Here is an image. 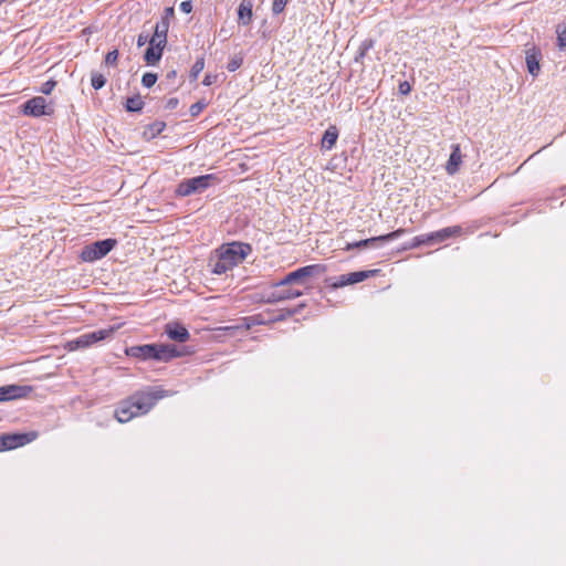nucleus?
<instances>
[{
  "label": "nucleus",
  "mask_w": 566,
  "mask_h": 566,
  "mask_svg": "<svg viewBox=\"0 0 566 566\" xmlns=\"http://www.w3.org/2000/svg\"><path fill=\"white\" fill-rule=\"evenodd\" d=\"M167 396V391L160 387H148L136 391L127 399L119 402L115 410V417L118 422L125 423L134 417L146 415L156 405V402Z\"/></svg>",
  "instance_id": "obj_1"
},
{
  "label": "nucleus",
  "mask_w": 566,
  "mask_h": 566,
  "mask_svg": "<svg viewBox=\"0 0 566 566\" xmlns=\"http://www.w3.org/2000/svg\"><path fill=\"white\" fill-rule=\"evenodd\" d=\"M252 251L248 243L231 242L218 250L217 260L212 263L214 274H223L240 264Z\"/></svg>",
  "instance_id": "obj_2"
},
{
  "label": "nucleus",
  "mask_w": 566,
  "mask_h": 566,
  "mask_svg": "<svg viewBox=\"0 0 566 566\" xmlns=\"http://www.w3.org/2000/svg\"><path fill=\"white\" fill-rule=\"evenodd\" d=\"M126 355L140 360L170 361L184 355L175 345L170 344H145L136 345L126 349Z\"/></svg>",
  "instance_id": "obj_3"
},
{
  "label": "nucleus",
  "mask_w": 566,
  "mask_h": 566,
  "mask_svg": "<svg viewBox=\"0 0 566 566\" xmlns=\"http://www.w3.org/2000/svg\"><path fill=\"white\" fill-rule=\"evenodd\" d=\"M117 244L115 239H105L85 245L81 252V259L85 262H95L107 255Z\"/></svg>",
  "instance_id": "obj_4"
},
{
  "label": "nucleus",
  "mask_w": 566,
  "mask_h": 566,
  "mask_svg": "<svg viewBox=\"0 0 566 566\" xmlns=\"http://www.w3.org/2000/svg\"><path fill=\"white\" fill-rule=\"evenodd\" d=\"M213 179H216L213 175H203L186 179L178 185L176 193L180 197L201 193L210 186V181Z\"/></svg>",
  "instance_id": "obj_5"
},
{
  "label": "nucleus",
  "mask_w": 566,
  "mask_h": 566,
  "mask_svg": "<svg viewBox=\"0 0 566 566\" xmlns=\"http://www.w3.org/2000/svg\"><path fill=\"white\" fill-rule=\"evenodd\" d=\"M324 271L325 268L322 264L306 265L285 275L281 281L276 283V286H286L292 283H302L304 279L318 275Z\"/></svg>",
  "instance_id": "obj_6"
},
{
  "label": "nucleus",
  "mask_w": 566,
  "mask_h": 566,
  "mask_svg": "<svg viewBox=\"0 0 566 566\" xmlns=\"http://www.w3.org/2000/svg\"><path fill=\"white\" fill-rule=\"evenodd\" d=\"M113 328L98 329L83 334L69 343L70 349L85 348L99 340H103L113 334Z\"/></svg>",
  "instance_id": "obj_7"
},
{
  "label": "nucleus",
  "mask_w": 566,
  "mask_h": 566,
  "mask_svg": "<svg viewBox=\"0 0 566 566\" xmlns=\"http://www.w3.org/2000/svg\"><path fill=\"white\" fill-rule=\"evenodd\" d=\"M405 232H406L405 229H398L396 231H392V232L384 234V235L364 239V240L353 242V243H347L345 247V250L349 251V250L358 249V248H377L379 245V243L396 240V239L400 238Z\"/></svg>",
  "instance_id": "obj_8"
},
{
  "label": "nucleus",
  "mask_w": 566,
  "mask_h": 566,
  "mask_svg": "<svg viewBox=\"0 0 566 566\" xmlns=\"http://www.w3.org/2000/svg\"><path fill=\"white\" fill-rule=\"evenodd\" d=\"M376 272H377L376 270L352 272V273H347V274H342L334 279H328L327 282L332 287L338 289V287H343L346 285L363 282V281L367 280L368 277L375 275Z\"/></svg>",
  "instance_id": "obj_9"
},
{
  "label": "nucleus",
  "mask_w": 566,
  "mask_h": 566,
  "mask_svg": "<svg viewBox=\"0 0 566 566\" xmlns=\"http://www.w3.org/2000/svg\"><path fill=\"white\" fill-rule=\"evenodd\" d=\"M23 112L25 115L39 117L42 115H49L53 112L51 107L46 105V101L42 96H35L23 105Z\"/></svg>",
  "instance_id": "obj_10"
},
{
  "label": "nucleus",
  "mask_w": 566,
  "mask_h": 566,
  "mask_svg": "<svg viewBox=\"0 0 566 566\" xmlns=\"http://www.w3.org/2000/svg\"><path fill=\"white\" fill-rule=\"evenodd\" d=\"M6 450H12L32 442L38 437L36 432L3 434Z\"/></svg>",
  "instance_id": "obj_11"
},
{
  "label": "nucleus",
  "mask_w": 566,
  "mask_h": 566,
  "mask_svg": "<svg viewBox=\"0 0 566 566\" xmlns=\"http://www.w3.org/2000/svg\"><path fill=\"white\" fill-rule=\"evenodd\" d=\"M303 295L302 291L296 289H285V286H276L274 284L273 291H271L268 295L269 303H276L286 300H293Z\"/></svg>",
  "instance_id": "obj_12"
},
{
  "label": "nucleus",
  "mask_w": 566,
  "mask_h": 566,
  "mask_svg": "<svg viewBox=\"0 0 566 566\" xmlns=\"http://www.w3.org/2000/svg\"><path fill=\"white\" fill-rule=\"evenodd\" d=\"M31 392L28 386L9 385L0 387V401H8L18 398H23Z\"/></svg>",
  "instance_id": "obj_13"
},
{
  "label": "nucleus",
  "mask_w": 566,
  "mask_h": 566,
  "mask_svg": "<svg viewBox=\"0 0 566 566\" xmlns=\"http://www.w3.org/2000/svg\"><path fill=\"white\" fill-rule=\"evenodd\" d=\"M165 333L171 340L179 343H185L190 338V334L187 328L177 322L166 324Z\"/></svg>",
  "instance_id": "obj_14"
},
{
  "label": "nucleus",
  "mask_w": 566,
  "mask_h": 566,
  "mask_svg": "<svg viewBox=\"0 0 566 566\" xmlns=\"http://www.w3.org/2000/svg\"><path fill=\"white\" fill-rule=\"evenodd\" d=\"M165 46L161 44L149 42V48L146 50L144 60L148 65H156L163 55Z\"/></svg>",
  "instance_id": "obj_15"
},
{
  "label": "nucleus",
  "mask_w": 566,
  "mask_h": 566,
  "mask_svg": "<svg viewBox=\"0 0 566 566\" xmlns=\"http://www.w3.org/2000/svg\"><path fill=\"white\" fill-rule=\"evenodd\" d=\"M461 163H462V154H461L460 145L454 144V145H452V151H451V155H450L449 160L446 166L447 172L449 175H454L458 171Z\"/></svg>",
  "instance_id": "obj_16"
},
{
  "label": "nucleus",
  "mask_w": 566,
  "mask_h": 566,
  "mask_svg": "<svg viewBox=\"0 0 566 566\" xmlns=\"http://www.w3.org/2000/svg\"><path fill=\"white\" fill-rule=\"evenodd\" d=\"M460 232H461V227H459V226L448 227V228L441 229L439 231L431 232V233H429L430 238H431V240H430L431 244L437 243V242H443L444 240H447L451 237L458 235Z\"/></svg>",
  "instance_id": "obj_17"
},
{
  "label": "nucleus",
  "mask_w": 566,
  "mask_h": 566,
  "mask_svg": "<svg viewBox=\"0 0 566 566\" xmlns=\"http://www.w3.org/2000/svg\"><path fill=\"white\" fill-rule=\"evenodd\" d=\"M252 2L250 0H242L238 8V22L242 25H249L252 21Z\"/></svg>",
  "instance_id": "obj_18"
},
{
  "label": "nucleus",
  "mask_w": 566,
  "mask_h": 566,
  "mask_svg": "<svg viewBox=\"0 0 566 566\" xmlns=\"http://www.w3.org/2000/svg\"><path fill=\"white\" fill-rule=\"evenodd\" d=\"M168 21L161 20V22L157 23L154 30V34L150 38L149 42H155L161 44V46H166L167 44V33H168Z\"/></svg>",
  "instance_id": "obj_19"
},
{
  "label": "nucleus",
  "mask_w": 566,
  "mask_h": 566,
  "mask_svg": "<svg viewBox=\"0 0 566 566\" xmlns=\"http://www.w3.org/2000/svg\"><path fill=\"white\" fill-rule=\"evenodd\" d=\"M338 138V130L335 126H329L322 138V148H325L327 150L332 149Z\"/></svg>",
  "instance_id": "obj_20"
},
{
  "label": "nucleus",
  "mask_w": 566,
  "mask_h": 566,
  "mask_svg": "<svg viewBox=\"0 0 566 566\" xmlns=\"http://www.w3.org/2000/svg\"><path fill=\"white\" fill-rule=\"evenodd\" d=\"M526 66L527 71L531 75L537 76L539 72V59L538 55L535 52H527L526 53Z\"/></svg>",
  "instance_id": "obj_21"
},
{
  "label": "nucleus",
  "mask_w": 566,
  "mask_h": 566,
  "mask_svg": "<svg viewBox=\"0 0 566 566\" xmlns=\"http://www.w3.org/2000/svg\"><path fill=\"white\" fill-rule=\"evenodd\" d=\"M144 107V101L140 95L128 97L125 104L127 112H139Z\"/></svg>",
  "instance_id": "obj_22"
},
{
  "label": "nucleus",
  "mask_w": 566,
  "mask_h": 566,
  "mask_svg": "<svg viewBox=\"0 0 566 566\" xmlns=\"http://www.w3.org/2000/svg\"><path fill=\"white\" fill-rule=\"evenodd\" d=\"M166 127V124L164 122H155L147 126L145 130V135H147L150 138H155L157 135H159Z\"/></svg>",
  "instance_id": "obj_23"
},
{
  "label": "nucleus",
  "mask_w": 566,
  "mask_h": 566,
  "mask_svg": "<svg viewBox=\"0 0 566 566\" xmlns=\"http://www.w3.org/2000/svg\"><path fill=\"white\" fill-rule=\"evenodd\" d=\"M557 44L560 50L566 49V24H558L556 29Z\"/></svg>",
  "instance_id": "obj_24"
},
{
  "label": "nucleus",
  "mask_w": 566,
  "mask_h": 566,
  "mask_svg": "<svg viewBox=\"0 0 566 566\" xmlns=\"http://www.w3.org/2000/svg\"><path fill=\"white\" fill-rule=\"evenodd\" d=\"M106 83V78L103 74L98 72H92L91 74V84L95 90H101Z\"/></svg>",
  "instance_id": "obj_25"
},
{
  "label": "nucleus",
  "mask_w": 566,
  "mask_h": 566,
  "mask_svg": "<svg viewBox=\"0 0 566 566\" xmlns=\"http://www.w3.org/2000/svg\"><path fill=\"white\" fill-rule=\"evenodd\" d=\"M431 238H430V234H421V235H417L412 239V242L410 243L409 248L410 249H416L420 245H423V244H428V245H431Z\"/></svg>",
  "instance_id": "obj_26"
},
{
  "label": "nucleus",
  "mask_w": 566,
  "mask_h": 566,
  "mask_svg": "<svg viewBox=\"0 0 566 566\" xmlns=\"http://www.w3.org/2000/svg\"><path fill=\"white\" fill-rule=\"evenodd\" d=\"M243 63V57L240 55H234L228 63L227 69L229 72L237 71Z\"/></svg>",
  "instance_id": "obj_27"
},
{
  "label": "nucleus",
  "mask_w": 566,
  "mask_h": 566,
  "mask_svg": "<svg viewBox=\"0 0 566 566\" xmlns=\"http://www.w3.org/2000/svg\"><path fill=\"white\" fill-rule=\"evenodd\" d=\"M289 0H273L272 3V12L274 14H280L284 11Z\"/></svg>",
  "instance_id": "obj_28"
},
{
  "label": "nucleus",
  "mask_w": 566,
  "mask_h": 566,
  "mask_svg": "<svg viewBox=\"0 0 566 566\" xmlns=\"http://www.w3.org/2000/svg\"><path fill=\"white\" fill-rule=\"evenodd\" d=\"M156 81L157 75L155 73H145L142 78V84L145 87H151L153 85H155Z\"/></svg>",
  "instance_id": "obj_29"
},
{
  "label": "nucleus",
  "mask_w": 566,
  "mask_h": 566,
  "mask_svg": "<svg viewBox=\"0 0 566 566\" xmlns=\"http://www.w3.org/2000/svg\"><path fill=\"white\" fill-rule=\"evenodd\" d=\"M206 106H207V104H206L205 102H201V101H200V102H197V103H195V104H192V105L190 106V109H189L190 115H191L192 117L198 116V115L202 112V109H203Z\"/></svg>",
  "instance_id": "obj_30"
},
{
  "label": "nucleus",
  "mask_w": 566,
  "mask_h": 566,
  "mask_svg": "<svg viewBox=\"0 0 566 566\" xmlns=\"http://www.w3.org/2000/svg\"><path fill=\"white\" fill-rule=\"evenodd\" d=\"M117 60H118V51L117 50L109 51L105 56V63L107 65H113V66L116 65Z\"/></svg>",
  "instance_id": "obj_31"
},
{
  "label": "nucleus",
  "mask_w": 566,
  "mask_h": 566,
  "mask_svg": "<svg viewBox=\"0 0 566 566\" xmlns=\"http://www.w3.org/2000/svg\"><path fill=\"white\" fill-rule=\"evenodd\" d=\"M55 85H56L55 81H53V80L46 81L45 83L42 84L40 92L42 94L49 95L54 90Z\"/></svg>",
  "instance_id": "obj_32"
},
{
  "label": "nucleus",
  "mask_w": 566,
  "mask_h": 566,
  "mask_svg": "<svg viewBox=\"0 0 566 566\" xmlns=\"http://www.w3.org/2000/svg\"><path fill=\"white\" fill-rule=\"evenodd\" d=\"M203 66H205V62L202 59L196 61V63L193 64V66L191 69V73H192L193 77L198 76V74L203 70Z\"/></svg>",
  "instance_id": "obj_33"
},
{
  "label": "nucleus",
  "mask_w": 566,
  "mask_h": 566,
  "mask_svg": "<svg viewBox=\"0 0 566 566\" xmlns=\"http://www.w3.org/2000/svg\"><path fill=\"white\" fill-rule=\"evenodd\" d=\"M149 34L148 33H144L142 32L138 38H137V46L138 48H142L144 46L146 43H149Z\"/></svg>",
  "instance_id": "obj_34"
},
{
  "label": "nucleus",
  "mask_w": 566,
  "mask_h": 566,
  "mask_svg": "<svg viewBox=\"0 0 566 566\" xmlns=\"http://www.w3.org/2000/svg\"><path fill=\"white\" fill-rule=\"evenodd\" d=\"M179 8L184 13H190L192 11V3L189 0L182 1Z\"/></svg>",
  "instance_id": "obj_35"
},
{
  "label": "nucleus",
  "mask_w": 566,
  "mask_h": 566,
  "mask_svg": "<svg viewBox=\"0 0 566 566\" xmlns=\"http://www.w3.org/2000/svg\"><path fill=\"white\" fill-rule=\"evenodd\" d=\"M245 327L249 329L254 324H261L262 322L258 321L255 317H245Z\"/></svg>",
  "instance_id": "obj_36"
},
{
  "label": "nucleus",
  "mask_w": 566,
  "mask_h": 566,
  "mask_svg": "<svg viewBox=\"0 0 566 566\" xmlns=\"http://www.w3.org/2000/svg\"><path fill=\"white\" fill-rule=\"evenodd\" d=\"M177 105H178V98L172 97V98H169V99L167 101L166 108H168V109H174V108H176V107H177Z\"/></svg>",
  "instance_id": "obj_37"
},
{
  "label": "nucleus",
  "mask_w": 566,
  "mask_h": 566,
  "mask_svg": "<svg viewBox=\"0 0 566 566\" xmlns=\"http://www.w3.org/2000/svg\"><path fill=\"white\" fill-rule=\"evenodd\" d=\"M297 313V310H287L285 313L281 314L276 319L282 321L287 316H292Z\"/></svg>",
  "instance_id": "obj_38"
},
{
  "label": "nucleus",
  "mask_w": 566,
  "mask_h": 566,
  "mask_svg": "<svg viewBox=\"0 0 566 566\" xmlns=\"http://www.w3.org/2000/svg\"><path fill=\"white\" fill-rule=\"evenodd\" d=\"M399 88L402 94H408L410 92V85L408 84V82L401 83Z\"/></svg>",
  "instance_id": "obj_39"
},
{
  "label": "nucleus",
  "mask_w": 566,
  "mask_h": 566,
  "mask_svg": "<svg viewBox=\"0 0 566 566\" xmlns=\"http://www.w3.org/2000/svg\"><path fill=\"white\" fill-rule=\"evenodd\" d=\"M202 83L206 86L211 85L212 84L211 76L210 75H206Z\"/></svg>",
  "instance_id": "obj_40"
},
{
  "label": "nucleus",
  "mask_w": 566,
  "mask_h": 566,
  "mask_svg": "<svg viewBox=\"0 0 566 566\" xmlns=\"http://www.w3.org/2000/svg\"><path fill=\"white\" fill-rule=\"evenodd\" d=\"M1 451H6V449H4V442H3V437H2V436L0 437V452H1Z\"/></svg>",
  "instance_id": "obj_41"
},
{
  "label": "nucleus",
  "mask_w": 566,
  "mask_h": 566,
  "mask_svg": "<svg viewBox=\"0 0 566 566\" xmlns=\"http://www.w3.org/2000/svg\"><path fill=\"white\" fill-rule=\"evenodd\" d=\"M175 76H176V71H171V72L167 73V77L168 78H171V77H175Z\"/></svg>",
  "instance_id": "obj_42"
},
{
  "label": "nucleus",
  "mask_w": 566,
  "mask_h": 566,
  "mask_svg": "<svg viewBox=\"0 0 566 566\" xmlns=\"http://www.w3.org/2000/svg\"><path fill=\"white\" fill-rule=\"evenodd\" d=\"M4 2V0H0V6Z\"/></svg>",
  "instance_id": "obj_43"
}]
</instances>
